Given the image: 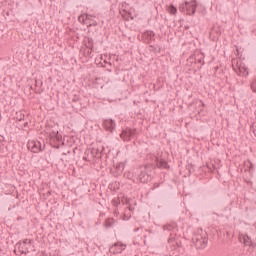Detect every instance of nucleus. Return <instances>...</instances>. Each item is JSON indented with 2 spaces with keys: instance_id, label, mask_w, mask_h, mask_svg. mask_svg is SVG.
Returning <instances> with one entry per match:
<instances>
[{
  "instance_id": "nucleus-1",
  "label": "nucleus",
  "mask_w": 256,
  "mask_h": 256,
  "mask_svg": "<svg viewBox=\"0 0 256 256\" xmlns=\"http://www.w3.org/2000/svg\"><path fill=\"white\" fill-rule=\"evenodd\" d=\"M208 241L207 232L203 231V229L198 230L192 237V242L196 249H205Z\"/></svg>"
},
{
  "instance_id": "nucleus-2",
  "label": "nucleus",
  "mask_w": 256,
  "mask_h": 256,
  "mask_svg": "<svg viewBox=\"0 0 256 256\" xmlns=\"http://www.w3.org/2000/svg\"><path fill=\"white\" fill-rule=\"evenodd\" d=\"M163 231L166 233H170V236L168 238L169 245H177V242H175V237H177V233L179 231V228L177 227V223H169L163 226Z\"/></svg>"
},
{
  "instance_id": "nucleus-3",
  "label": "nucleus",
  "mask_w": 256,
  "mask_h": 256,
  "mask_svg": "<svg viewBox=\"0 0 256 256\" xmlns=\"http://www.w3.org/2000/svg\"><path fill=\"white\" fill-rule=\"evenodd\" d=\"M179 11H181V13L186 12V15H195L197 11V0L186 1L184 4H180Z\"/></svg>"
},
{
  "instance_id": "nucleus-4",
  "label": "nucleus",
  "mask_w": 256,
  "mask_h": 256,
  "mask_svg": "<svg viewBox=\"0 0 256 256\" xmlns=\"http://www.w3.org/2000/svg\"><path fill=\"white\" fill-rule=\"evenodd\" d=\"M50 145L54 149H59L61 145H65V140L63 139V136L58 131L53 132L50 135Z\"/></svg>"
},
{
  "instance_id": "nucleus-5",
  "label": "nucleus",
  "mask_w": 256,
  "mask_h": 256,
  "mask_svg": "<svg viewBox=\"0 0 256 256\" xmlns=\"http://www.w3.org/2000/svg\"><path fill=\"white\" fill-rule=\"evenodd\" d=\"M27 149L32 153H41V151H45V144L42 145L39 140H29Z\"/></svg>"
},
{
  "instance_id": "nucleus-6",
  "label": "nucleus",
  "mask_w": 256,
  "mask_h": 256,
  "mask_svg": "<svg viewBox=\"0 0 256 256\" xmlns=\"http://www.w3.org/2000/svg\"><path fill=\"white\" fill-rule=\"evenodd\" d=\"M148 165L140 167L136 173H138V180L140 183H147L149 181V172H147Z\"/></svg>"
},
{
  "instance_id": "nucleus-7",
  "label": "nucleus",
  "mask_w": 256,
  "mask_h": 256,
  "mask_svg": "<svg viewBox=\"0 0 256 256\" xmlns=\"http://www.w3.org/2000/svg\"><path fill=\"white\" fill-rule=\"evenodd\" d=\"M135 133H137L136 129H132V128H125L122 130L121 134H120V138L123 141H126L127 143H129V141H131V138L133 137V135H135Z\"/></svg>"
},
{
  "instance_id": "nucleus-8",
  "label": "nucleus",
  "mask_w": 256,
  "mask_h": 256,
  "mask_svg": "<svg viewBox=\"0 0 256 256\" xmlns=\"http://www.w3.org/2000/svg\"><path fill=\"white\" fill-rule=\"evenodd\" d=\"M103 128L105 131H108L109 133H113L115 129H117V122L111 118H106L103 120Z\"/></svg>"
},
{
  "instance_id": "nucleus-9",
  "label": "nucleus",
  "mask_w": 256,
  "mask_h": 256,
  "mask_svg": "<svg viewBox=\"0 0 256 256\" xmlns=\"http://www.w3.org/2000/svg\"><path fill=\"white\" fill-rule=\"evenodd\" d=\"M126 248H127V245L121 242H117L114 244V246L111 247V250L114 253V255H119L123 253V251H125Z\"/></svg>"
},
{
  "instance_id": "nucleus-10",
  "label": "nucleus",
  "mask_w": 256,
  "mask_h": 256,
  "mask_svg": "<svg viewBox=\"0 0 256 256\" xmlns=\"http://www.w3.org/2000/svg\"><path fill=\"white\" fill-rule=\"evenodd\" d=\"M142 37L145 39L146 43H151V41L155 40V32L151 30L145 31Z\"/></svg>"
},
{
  "instance_id": "nucleus-11",
  "label": "nucleus",
  "mask_w": 256,
  "mask_h": 256,
  "mask_svg": "<svg viewBox=\"0 0 256 256\" xmlns=\"http://www.w3.org/2000/svg\"><path fill=\"white\" fill-rule=\"evenodd\" d=\"M238 71L239 75H242L243 77H247L249 75V70L245 64L238 65Z\"/></svg>"
},
{
  "instance_id": "nucleus-12",
  "label": "nucleus",
  "mask_w": 256,
  "mask_h": 256,
  "mask_svg": "<svg viewBox=\"0 0 256 256\" xmlns=\"http://www.w3.org/2000/svg\"><path fill=\"white\" fill-rule=\"evenodd\" d=\"M156 165L158 169H169V163L165 160H159V158H156Z\"/></svg>"
},
{
  "instance_id": "nucleus-13",
  "label": "nucleus",
  "mask_w": 256,
  "mask_h": 256,
  "mask_svg": "<svg viewBox=\"0 0 256 256\" xmlns=\"http://www.w3.org/2000/svg\"><path fill=\"white\" fill-rule=\"evenodd\" d=\"M103 151H105V148H102L101 152H99V149L93 148L91 150V155H93V157L96 159H101V157H103Z\"/></svg>"
},
{
  "instance_id": "nucleus-14",
  "label": "nucleus",
  "mask_w": 256,
  "mask_h": 256,
  "mask_svg": "<svg viewBox=\"0 0 256 256\" xmlns=\"http://www.w3.org/2000/svg\"><path fill=\"white\" fill-rule=\"evenodd\" d=\"M240 241H242L246 247H251V237L248 235H244L242 238L240 237Z\"/></svg>"
},
{
  "instance_id": "nucleus-15",
  "label": "nucleus",
  "mask_w": 256,
  "mask_h": 256,
  "mask_svg": "<svg viewBox=\"0 0 256 256\" xmlns=\"http://www.w3.org/2000/svg\"><path fill=\"white\" fill-rule=\"evenodd\" d=\"M78 21H79V23H82L83 25H86L87 21H89V15L81 14L78 17Z\"/></svg>"
},
{
  "instance_id": "nucleus-16",
  "label": "nucleus",
  "mask_w": 256,
  "mask_h": 256,
  "mask_svg": "<svg viewBox=\"0 0 256 256\" xmlns=\"http://www.w3.org/2000/svg\"><path fill=\"white\" fill-rule=\"evenodd\" d=\"M15 247H16V249H18L20 252H21V254L23 255V254H26V252H25V246L23 245V243H21V242H17L16 243V245H15Z\"/></svg>"
},
{
  "instance_id": "nucleus-17",
  "label": "nucleus",
  "mask_w": 256,
  "mask_h": 256,
  "mask_svg": "<svg viewBox=\"0 0 256 256\" xmlns=\"http://www.w3.org/2000/svg\"><path fill=\"white\" fill-rule=\"evenodd\" d=\"M113 207H119L121 205V199L119 197H116L112 200Z\"/></svg>"
},
{
  "instance_id": "nucleus-18",
  "label": "nucleus",
  "mask_w": 256,
  "mask_h": 256,
  "mask_svg": "<svg viewBox=\"0 0 256 256\" xmlns=\"http://www.w3.org/2000/svg\"><path fill=\"white\" fill-rule=\"evenodd\" d=\"M169 13H170L171 15H177V7L171 5V6L169 7Z\"/></svg>"
},
{
  "instance_id": "nucleus-19",
  "label": "nucleus",
  "mask_w": 256,
  "mask_h": 256,
  "mask_svg": "<svg viewBox=\"0 0 256 256\" xmlns=\"http://www.w3.org/2000/svg\"><path fill=\"white\" fill-rule=\"evenodd\" d=\"M114 224H115V220L113 218L106 220V227H113Z\"/></svg>"
},
{
  "instance_id": "nucleus-20",
  "label": "nucleus",
  "mask_w": 256,
  "mask_h": 256,
  "mask_svg": "<svg viewBox=\"0 0 256 256\" xmlns=\"http://www.w3.org/2000/svg\"><path fill=\"white\" fill-rule=\"evenodd\" d=\"M202 58H195V61H197L198 63H202V65H205V60L203 59L205 57V54L202 53Z\"/></svg>"
},
{
  "instance_id": "nucleus-21",
  "label": "nucleus",
  "mask_w": 256,
  "mask_h": 256,
  "mask_svg": "<svg viewBox=\"0 0 256 256\" xmlns=\"http://www.w3.org/2000/svg\"><path fill=\"white\" fill-rule=\"evenodd\" d=\"M251 89L254 93H256V79L251 83Z\"/></svg>"
},
{
  "instance_id": "nucleus-22",
  "label": "nucleus",
  "mask_w": 256,
  "mask_h": 256,
  "mask_svg": "<svg viewBox=\"0 0 256 256\" xmlns=\"http://www.w3.org/2000/svg\"><path fill=\"white\" fill-rule=\"evenodd\" d=\"M36 87H43V82L42 81H39V80H36Z\"/></svg>"
},
{
  "instance_id": "nucleus-23",
  "label": "nucleus",
  "mask_w": 256,
  "mask_h": 256,
  "mask_svg": "<svg viewBox=\"0 0 256 256\" xmlns=\"http://www.w3.org/2000/svg\"><path fill=\"white\" fill-rule=\"evenodd\" d=\"M22 245H27V243H29V245H31V240H29V239H24L23 241H22Z\"/></svg>"
},
{
  "instance_id": "nucleus-24",
  "label": "nucleus",
  "mask_w": 256,
  "mask_h": 256,
  "mask_svg": "<svg viewBox=\"0 0 256 256\" xmlns=\"http://www.w3.org/2000/svg\"><path fill=\"white\" fill-rule=\"evenodd\" d=\"M69 154H71V151H69V150L67 152L62 153V155H69Z\"/></svg>"
},
{
  "instance_id": "nucleus-25",
  "label": "nucleus",
  "mask_w": 256,
  "mask_h": 256,
  "mask_svg": "<svg viewBox=\"0 0 256 256\" xmlns=\"http://www.w3.org/2000/svg\"><path fill=\"white\" fill-rule=\"evenodd\" d=\"M84 161H89L86 156L83 157Z\"/></svg>"
},
{
  "instance_id": "nucleus-26",
  "label": "nucleus",
  "mask_w": 256,
  "mask_h": 256,
  "mask_svg": "<svg viewBox=\"0 0 256 256\" xmlns=\"http://www.w3.org/2000/svg\"><path fill=\"white\" fill-rule=\"evenodd\" d=\"M154 187H155V188L159 187V184L155 183V184H154Z\"/></svg>"
},
{
  "instance_id": "nucleus-27",
  "label": "nucleus",
  "mask_w": 256,
  "mask_h": 256,
  "mask_svg": "<svg viewBox=\"0 0 256 256\" xmlns=\"http://www.w3.org/2000/svg\"><path fill=\"white\" fill-rule=\"evenodd\" d=\"M27 125H29V123L26 122V123L24 124V127H27Z\"/></svg>"
},
{
  "instance_id": "nucleus-28",
  "label": "nucleus",
  "mask_w": 256,
  "mask_h": 256,
  "mask_svg": "<svg viewBox=\"0 0 256 256\" xmlns=\"http://www.w3.org/2000/svg\"><path fill=\"white\" fill-rule=\"evenodd\" d=\"M93 25H97V22H95Z\"/></svg>"
},
{
  "instance_id": "nucleus-29",
  "label": "nucleus",
  "mask_w": 256,
  "mask_h": 256,
  "mask_svg": "<svg viewBox=\"0 0 256 256\" xmlns=\"http://www.w3.org/2000/svg\"><path fill=\"white\" fill-rule=\"evenodd\" d=\"M138 230H139V228L135 229V231H138Z\"/></svg>"
}]
</instances>
